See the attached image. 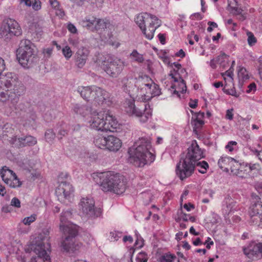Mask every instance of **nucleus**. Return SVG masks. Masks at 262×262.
Listing matches in <instances>:
<instances>
[{
    "label": "nucleus",
    "instance_id": "1",
    "mask_svg": "<svg viewBox=\"0 0 262 262\" xmlns=\"http://www.w3.org/2000/svg\"><path fill=\"white\" fill-rule=\"evenodd\" d=\"M150 147V138L144 137L139 138L128 149L129 161L137 167H143L153 162L155 156L149 151Z\"/></svg>",
    "mask_w": 262,
    "mask_h": 262
},
{
    "label": "nucleus",
    "instance_id": "2",
    "mask_svg": "<svg viewBox=\"0 0 262 262\" xmlns=\"http://www.w3.org/2000/svg\"><path fill=\"white\" fill-rule=\"evenodd\" d=\"M0 73V101L6 102L10 97H19L25 94L26 88L14 73Z\"/></svg>",
    "mask_w": 262,
    "mask_h": 262
},
{
    "label": "nucleus",
    "instance_id": "3",
    "mask_svg": "<svg viewBox=\"0 0 262 262\" xmlns=\"http://www.w3.org/2000/svg\"><path fill=\"white\" fill-rule=\"evenodd\" d=\"M93 177L104 192L120 194L125 190L126 186L122 177L118 173L114 171L97 172L93 173Z\"/></svg>",
    "mask_w": 262,
    "mask_h": 262
},
{
    "label": "nucleus",
    "instance_id": "4",
    "mask_svg": "<svg viewBox=\"0 0 262 262\" xmlns=\"http://www.w3.org/2000/svg\"><path fill=\"white\" fill-rule=\"evenodd\" d=\"M17 52L19 63L25 68L33 67L39 60L36 49L28 39H25L20 41Z\"/></svg>",
    "mask_w": 262,
    "mask_h": 262
},
{
    "label": "nucleus",
    "instance_id": "5",
    "mask_svg": "<svg viewBox=\"0 0 262 262\" xmlns=\"http://www.w3.org/2000/svg\"><path fill=\"white\" fill-rule=\"evenodd\" d=\"M135 85L140 93L142 101L144 102L150 100L152 97L161 94L159 86L147 76L139 77Z\"/></svg>",
    "mask_w": 262,
    "mask_h": 262
},
{
    "label": "nucleus",
    "instance_id": "6",
    "mask_svg": "<svg viewBox=\"0 0 262 262\" xmlns=\"http://www.w3.org/2000/svg\"><path fill=\"white\" fill-rule=\"evenodd\" d=\"M61 230L66 235L61 244V250L69 253H75L81 247V243L76 242L75 237L78 234V227L76 225H72L63 227L61 226Z\"/></svg>",
    "mask_w": 262,
    "mask_h": 262
},
{
    "label": "nucleus",
    "instance_id": "7",
    "mask_svg": "<svg viewBox=\"0 0 262 262\" xmlns=\"http://www.w3.org/2000/svg\"><path fill=\"white\" fill-rule=\"evenodd\" d=\"M125 104V111L129 115L138 117L141 123L146 122L151 117L152 111L148 104L145 102L142 103V108L135 104L133 99H126Z\"/></svg>",
    "mask_w": 262,
    "mask_h": 262
},
{
    "label": "nucleus",
    "instance_id": "8",
    "mask_svg": "<svg viewBox=\"0 0 262 262\" xmlns=\"http://www.w3.org/2000/svg\"><path fill=\"white\" fill-rule=\"evenodd\" d=\"M101 68L112 78H117L122 73L127 64L123 60L114 56H108V58L101 61Z\"/></svg>",
    "mask_w": 262,
    "mask_h": 262
},
{
    "label": "nucleus",
    "instance_id": "9",
    "mask_svg": "<svg viewBox=\"0 0 262 262\" xmlns=\"http://www.w3.org/2000/svg\"><path fill=\"white\" fill-rule=\"evenodd\" d=\"M79 205L82 213L88 218L94 219L101 213V209L95 207V201L92 198H82Z\"/></svg>",
    "mask_w": 262,
    "mask_h": 262
},
{
    "label": "nucleus",
    "instance_id": "10",
    "mask_svg": "<svg viewBox=\"0 0 262 262\" xmlns=\"http://www.w3.org/2000/svg\"><path fill=\"white\" fill-rule=\"evenodd\" d=\"M21 33V29L18 23L11 18L7 19L1 28L0 35L5 39L11 38L13 36H19Z\"/></svg>",
    "mask_w": 262,
    "mask_h": 262
},
{
    "label": "nucleus",
    "instance_id": "11",
    "mask_svg": "<svg viewBox=\"0 0 262 262\" xmlns=\"http://www.w3.org/2000/svg\"><path fill=\"white\" fill-rule=\"evenodd\" d=\"M194 164L181 157L179 162L177 164L176 172L179 179L183 181L190 177L194 172Z\"/></svg>",
    "mask_w": 262,
    "mask_h": 262
},
{
    "label": "nucleus",
    "instance_id": "12",
    "mask_svg": "<svg viewBox=\"0 0 262 262\" xmlns=\"http://www.w3.org/2000/svg\"><path fill=\"white\" fill-rule=\"evenodd\" d=\"M258 196L253 198L249 208L250 222L253 225H257L259 222H262V204Z\"/></svg>",
    "mask_w": 262,
    "mask_h": 262
},
{
    "label": "nucleus",
    "instance_id": "13",
    "mask_svg": "<svg viewBox=\"0 0 262 262\" xmlns=\"http://www.w3.org/2000/svg\"><path fill=\"white\" fill-rule=\"evenodd\" d=\"M203 157V151L195 140L192 142L190 146L187 148L186 154H183L182 156V158L189 162H192L193 164Z\"/></svg>",
    "mask_w": 262,
    "mask_h": 262
},
{
    "label": "nucleus",
    "instance_id": "14",
    "mask_svg": "<svg viewBox=\"0 0 262 262\" xmlns=\"http://www.w3.org/2000/svg\"><path fill=\"white\" fill-rule=\"evenodd\" d=\"M105 111L99 112L94 111L91 113L90 119L88 121L90 127L97 130L104 132Z\"/></svg>",
    "mask_w": 262,
    "mask_h": 262
},
{
    "label": "nucleus",
    "instance_id": "15",
    "mask_svg": "<svg viewBox=\"0 0 262 262\" xmlns=\"http://www.w3.org/2000/svg\"><path fill=\"white\" fill-rule=\"evenodd\" d=\"M1 176L5 183L11 187L15 188L20 186L21 183L16 174L7 167L4 166L0 172Z\"/></svg>",
    "mask_w": 262,
    "mask_h": 262
},
{
    "label": "nucleus",
    "instance_id": "16",
    "mask_svg": "<svg viewBox=\"0 0 262 262\" xmlns=\"http://www.w3.org/2000/svg\"><path fill=\"white\" fill-rule=\"evenodd\" d=\"M50 247L49 243L46 245L43 243H39L37 245H32L31 249L33 250L34 252L37 255V260H35V262H51L50 255L48 254L47 250Z\"/></svg>",
    "mask_w": 262,
    "mask_h": 262
},
{
    "label": "nucleus",
    "instance_id": "17",
    "mask_svg": "<svg viewBox=\"0 0 262 262\" xmlns=\"http://www.w3.org/2000/svg\"><path fill=\"white\" fill-rule=\"evenodd\" d=\"M95 89L93 101L99 104H105L108 106L112 104L113 97L110 93L96 86Z\"/></svg>",
    "mask_w": 262,
    "mask_h": 262
},
{
    "label": "nucleus",
    "instance_id": "18",
    "mask_svg": "<svg viewBox=\"0 0 262 262\" xmlns=\"http://www.w3.org/2000/svg\"><path fill=\"white\" fill-rule=\"evenodd\" d=\"M244 253L253 260L262 258V249L257 243L251 242L247 247L243 248Z\"/></svg>",
    "mask_w": 262,
    "mask_h": 262
},
{
    "label": "nucleus",
    "instance_id": "19",
    "mask_svg": "<svg viewBox=\"0 0 262 262\" xmlns=\"http://www.w3.org/2000/svg\"><path fill=\"white\" fill-rule=\"evenodd\" d=\"M74 189L72 186L67 182H61L58 188L55 190L58 200L62 201L63 199L70 200Z\"/></svg>",
    "mask_w": 262,
    "mask_h": 262
},
{
    "label": "nucleus",
    "instance_id": "20",
    "mask_svg": "<svg viewBox=\"0 0 262 262\" xmlns=\"http://www.w3.org/2000/svg\"><path fill=\"white\" fill-rule=\"evenodd\" d=\"M9 142L13 146L20 148L26 146H33L37 143V140L32 136H26L20 138L14 136L11 138Z\"/></svg>",
    "mask_w": 262,
    "mask_h": 262
},
{
    "label": "nucleus",
    "instance_id": "21",
    "mask_svg": "<svg viewBox=\"0 0 262 262\" xmlns=\"http://www.w3.org/2000/svg\"><path fill=\"white\" fill-rule=\"evenodd\" d=\"M90 51L88 48L82 47L78 49L75 54L76 64L79 68H82L85 64Z\"/></svg>",
    "mask_w": 262,
    "mask_h": 262
},
{
    "label": "nucleus",
    "instance_id": "22",
    "mask_svg": "<svg viewBox=\"0 0 262 262\" xmlns=\"http://www.w3.org/2000/svg\"><path fill=\"white\" fill-rule=\"evenodd\" d=\"M149 17V21L148 22L149 24L148 26L149 33L145 31V36L147 39L150 40L153 38L156 30L161 26V21L155 15L150 14Z\"/></svg>",
    "mask_w": 262,
    "mask_h": 262
},
{
    "label": "nucleus",
    "instance_id": "23",
    "mask_svg": "<svg viewBox=\"0 0 262 262\" xmlns=\"http://www.w3.org/2000/svg\"><path fill=\"white\" fill-rule=\"evenodd\" d=\"M95 86V85L87 86H79L77 89V92L85 100L87 101H93Z\"/></svg>",
    "mask_w": 262,
    "mask_h": 262
},
{
    "label": "nucleus",
    "instance_id": "24",
    "mask_svg": "<svg viewBox=\"0 0 262 262\" xmlns=\"http://www.w3.org/2000/svg\"><path fill=\"white\" fill-rule=\"evenodd\" d=\"M118 123L115 117L110 115L108 111L105 112L104 127L106 128V129L104 132H114L118 128Z\"/></svg>",
    "mask_w": 262,
    "mask_h": 262
},
{
    "label": "nucleus",
    "instance_id": "25",
    "mask_svg": "<svg viewBox=\"0 0 262 262\" xmlns=\"http://www.w3.org/2000/svg\"><path fill=\"white\" fill-rule=\"evenodd\" d=\"M106 148L110 151H117L121 147L122 142L117 137L110 135L107 137Z\"/></svg>",
    "mask_w": 262,
    "mask_h": 262
},
{
    "label": "nucleus",
    "instance_id": "26",
    "mask_svg": "<svg viewBox=\"0 0 262 262\" xmlns=\"http://www.w3.org/2000/svg\"><path fill=\"white\" fill-rule=\"evenodd\" d=\"M150 14L145 13L140 14L135 18V22L145 35V31H147L145 28V23L149 21Z\"/></svg>",
    "mask_w": 262,
    "mask_h": 262
},
{
    "label": "nucleus",
    "instance_id": "27",
    "mask_svg": "<svg viewBox=\"0 0 262 262\" xmlns=\"http://www.w3.org/2000/svg\"><path fill=\"white\" fill-rule=\"evenodd\" d=\"M72 215V210L71 208H68L66 210H63L60 216V229L61 230V226L63 227L69 226L73 225L71 223L68 222V220L71 218Z\"/></svg>",
    "mask_w": 262,
    "mask_h": 262
},
{
    "label": "nucleus",
    "instance_id": "28",
    "mask_svg": "<svg viewBox=\"0 0 262 262\" xmlns=\"http://www.w3.org/2000/svg\"><path fill=\"white\" fill-rule=\"evenodd\" d=\"M204 116V113L203 112H199L193 115L191 118V123L194 125V129L199 128L204 124L203 121Z\"/></svg>",
    "mask_w": 262,
    "mask_h": 262
},
{
    "label": "nucleus",
    "instance_id": "29",
    "mask_svg": "<svg viewBox=\"0 0 262 262\" xmlns=\"http://www.w3.org/2000/svg\"><path fill=\"white\" fill-rule=\"evenodd\" d=\"M73 111L77 114H79L83 117L86 116L88 114L92 113V110L91 108L86 105H80L76 104L73 107Z\"/></svg>",
    "mask_w": 262,
    "mask_h": 262
},
{
    "label": "nucleus",
    "instance_id": "30",
    "mask_svg": "<svg viewBox=\"0 0 262 262\" xmlns=\"http://www.w3.org/2000/svg\"><path fill=\"white\" fill-rule=\"evenodd\" d=\"M233 158L230 157H222L219 160L218 165L219 167L224 171H228L229 166L232 161Z\"/></svg>",
    "mask_w": 262,
    "mask_h": 262
},
{
    "label": "nucleus",
    "instance_id": "31",
    "mask_svg": "<svg viewBox=\"0 0 262 262\" xmlns=\"http://www.w3.org/2000/svg\"><path fill=\"white\" fill-rule=\"evenodd\" d=\"M13 132L14 127L11 123H6L0 127V135L3 137H8L9 135H12Z\"/></svg>",
    "mask_w": 262,
    "mask_h": 262
},
{
    "label": "nucleus",
    "instance_id": "32",
    "mask_svg": "<svg viewBox=\"0 0 262 262\" xmlns=\"http://www.w3.org/2000/svg\"><path fill=\"white\" fill-rule=\"evenodd\" d=\"M180 81L178 83V86L176 88V85H172L171 86V88L172 89H174L173 91V93L177 94L179 97L180 96V93L183 94L186 91V85L185 81L181 78L180 77Z\"/></svg>",
    "mask_w": 262,
    "mask_h": 262
},
{
    "label": "nucleus",
    "instance_id": "33",
    "mask_svg": "<svg viewBox=\"0 0 262 262\" xmlns=\"http://www.w3.org/2000/svg\"><path fill=\"white\" fill-rule=\"evenodd\" d=\"M195 169L202 174L206 173L209 168V165L205 161H197L195 163Z\"/></svg>",
    "mask_w": 262,
    "mask_h": 262
},
{
    "label": "nucleus",
    "instance_id": "34",
    "mask_svg": "<svg viewBox=\"0 0 262 262\" xmlns=\"http://www.w3.org/2000/svg\"><path fill=\"white\" fill-rule=\"evenodd\" d=\"M106 139L107 137L98 135L95 137L94 143L97 147L100 148H106L107 143Z\"/></svg>",
    "mask_w": 262,
    "mask_h": 262
},
{
    "label": "nucleus",
    "instance_id": "35",
    "mask_svg": "<svg viewBox=\"0 0 262 262\" xmlns=\"http://www.w3.org/2000/svg\"><path fill=\"white\" fill-rule=\"evenodd\" d=\"M129 56L133 61L138 63H143L144 61L143 55L138 53L136 50H134L130 54Z\"/></svg>",
    "mask_w": 262,
    "mask_h": 262
},
{
    "label": "nucleus",
    "instance_id": "36",
    "mask_svg": "<svg viewBox=\"0 0 262 262\" xmlns=\"http://www.w3.org/2000/svg\"><path fill=\"white\" fill-rule=\"evenodd\" d=\"M110 24V23L107 20L103 19L98 18L97 23L95 27V30L97 31L101 32L102 30L106 29L107 26Z\"/></svg>",
    "mask_w": 262,
    "mask_h": 262
},
{
    "label": "nucleus",
    "instance_id": "37",
    "mask_svg": "<svg viewBox=\"0 0 262 262\" xmlns=\"http://www.w3.org/2000/svg\"><path fill=\"white\" fill-rule=\"evenodd\" d=\"M176 259L177 257L174 254L166 253L159 257V262H172Z\"/></svg>",
    "mask_w": 262,
    "mask_h": 262
},
{
    "label": "nucleus",
    "instance_id": "38",
    "mask_svg": "<svg viewBox=\"0 0 262 262\" xmlns=\"http://www.w3.org/2000/svg\"><path fill=\"white\" fill-rule=\"evenodd\" d=\"M140 195L141 197L143 200V202L145 205H148L151 202L152 198V195L150 191L142 192Z\"/></svg>",
    "mask_w": 262,
    "mask_h": 262
},
{
    "label": "nucleus",
    "instance_id": "39",
    "mask_svg": "<svg viewBox=\"0 0 262 262\" xmlns=\"http://www.w3.org/2000/svg\"><path fill=\"white\" fill-rule=\"evenodd\" d=\"M45 136L46 141L48 143L52 144L53 143L55 138V133L53 132V129H49L46 132Z\"/></svg>",
    "mask_w": 262,
    "mask_h": 262
},
{
    "label": "nucleus",
    "instance_id": "40",
    "mask_svg": "<svg viewBox=\"0 0 262 262\" xmlns=\"http://www.w3.org/2000/svg\"><path fill=\"white\" fill-rule=\"evenodd\" d=\"M70 126L66 125L65 127L61 128L57 133V138L59 140L62 139L63 137L67 135L70 132Z\"/></svg>",
    "mask_w": 262,
    "mask_h": 262
},
{
    "label": "nucleus",
    "instance_id": "41",
    "mask_svg": "<svg viewBox=\"0 0 262 262\" xmlns=\"http://www.w3.org/2000/svg\"><path fill=\"white\" fill-rule=\"evenodd\" d=\"M238 76L243 80L248 79L249 78L246 68L243 67H239L238 69Z\"/></svg>",
    "mask_w": 262,
    "mask_h": 262
},
{
    "label": "nucleus",
    "instance_id": "42",
    "mask_svg": "<svg viewBox=\"0 0 262 262\" xmlns=\"http://www.w3.org/2000/svg\"><path fill=\"white\" fill-rule=\"evenodd\" d=\"M247 35L248 36V43L250 46H253L257 42V39L254 36L253 33L250 31L247 32Z\"/></svg>",
    "mask_w": 262,
    "mask_h": 262
},
{
    "label": "nucleus",
    "instance_id": "43",
    "mask_svg": "<svg viewBox=\"0 0 262 262\" xmlns=\"http://www.w3.org/2000/svg\"><path fill=\"white\" fill-rule=\"evenodd\" d=\"M97 20L98 18L93 16H89L88 17H86V22L87 23V26L88 27H92L93 28H95Z\"/></svg>",
    "mask_w": 262,
    "mask_h": 262
},
{
    "label": "nucleus",
    "instance_id": "44",
    "mask_svg": "<svg viewBox=\"0 0 262 262\" xmlns=\"http://www.w3.org/2000/svg\"><path fill=\"white\" fill-rule=\"evenodd\" d=\"M234 172V175H235L239 178H246L247 176V172L245 169H244L243 166L242 168H239L238 169H234L233 170Z\"/></svg>",
    "mask_w": 262,
    "mask_h": 262
},
{
    "label": "nucleus",
    "instance_id": "45",
    "mask_svg": "<svg viewBox=\"0 0 262 262\" xmlns=\"http://www.w3.org/2000/svg\"><path fill=\"white\" fill-rule=\"evenodd\" d=\"M242 166L238 162H237L233 158L232 161L229 166V169L231 170V172L233 174L234 173L233 170L238 169L239 168H242Z\"/></svg>",
    "mask_w": 262,
    "mask_h": 262
},
{
    "label": "nucleus",
    "instance_id": "46",
    "mask_svg": "<svg viewBox=\"0 0 262 262\" xmlns=\"http://www.w3.org/2000/svg\"><path fill=\"white\" fill-rule=\"evenodd\" d=\"M50 228H46L42 229L41 233L40 234V238L41 241L47 240L48 241L50 238Z\"/></svg>",
    "mask_w": 262,
    "mask_h": 262
},
{
    "label": "nucleus",
    "instance_id": "47",
    "mask_svg": "<svg viewBox=\"0 0 262 262\" xmlns=\"http://www.w3.org/2000/svg\"><path fill=\"white\" fill-rule=\"evenodd\" d=\"M62 54L67 59H70L72 55L71 48L67 46L62 49Z\"/></svg>",
    "mask_w": 262,
    "mask_h": 262
},
{
    "label": "nucleus",
    "instance_id": "48",
    "mask_svg": "<svg viewBox=\"0 0 262 262\" xmlns=\"http://www.w3.org/2000/svg\"><path fill=\"white\" fill-rule=\"evenodd\" d=\"M36 219V215L32 214L30 216L25 217L23 220V223L26 225H29L31 223L34 222Z\"/></svg>",
    "mask_w": 262,
    "mask_h": 262
},
{
    "label": "nucleus",
    "instance_id": "49",
    "mask_svg": "<svg viewBox=\"0 0 262 262\" xmlns=\"http://www.w3.org/2000/svg\"><path fill=\"white\" fill-rule=\"evenodd\" d=\"M122 232L114 231L110 233L111 240L115 241H118L122 236Z\"/></svg>",
    "mask_w": 262,
    "mask_h": 262
},
{
    "label": "nucleus",
    "instance_id": "50",
    "mask_svg": "<svg viewBox=\"0 0 262 262\" xmlns=\"http://www.w3.org/2000/svg\"><path fill=\"white\" fill-rule=\"evenodd\" d=\"M10 205L17 208L20 207V201L17 198H13L11 201Z\"/></svg>",
    "mask_w": 262,
    "mask_h": 262
},
{
    "label": "nucleus",
    "instance_id": "51",
    "mask_svg": "<svg viewBox=\"0 0 262 262\" xmlns=\"http://www.w3.org/2000/svg\"><path fill=\"white\" fill-rule=\"evenodd\" d=\"M146 256L147 255L145 252H141L139 253L137 259L140 260L141 262H147V258Z\"/></svg>",
    "mask_w": 262,
    "mask_h": 262
},
{
    "label": "nucleus",
    "instance_id": "52",
    "mask_svg": "<svg viewBox=\"0 0 262 262\" xmlns=\"http://www.w3.org/2000/svg\"><path fill=\"white\" fill-rule=\"evenodd\" d=\"M32 5L34 10L38 11L41 9V3L39 0H35Z\"/></svg>",
    "mask_w": 262,
    "mask_h": 262
},
{
    "label": "nucleus",
    "instance_id": "53",
    "mask_svg": "<svg viewBox=\"0 0 262 262\" xmlns=\"http://www.w3.org/2000/svg\"><path fill=\"white\" fill-rule=\"evenodd\" d=\"M55 14L60 19H63L66 15L65 12L62 8H60L55 11Z\"/></svg>",
    "mask_w": 262,
    "mask_h": 262
},
{
    "label": "nucleus",
    "instance_id": "54",
    "mask_svg": "<svg viewBox=\"0 0 262 262\" xmlns=\"http://www.w3.org/2000/svg\"><path fill=\"white\" fill-rule=\"evenodd\" d=\"M236 144H237L236 142L231 141L228 143V144L226 145L225 148L226 149H227L229 151L231 152L233 150V146L236 145Z\"/></svg>",
    "mask_w": 262,
    "mask_h": 262
},
{
    "label": "nucleus",
    "instance_id": "55",
    "mask_svg": "<svg viewBox=\"0 0 262 262\" xmlns=\"http://www.w3.org/2000/svg\"><path fill=\"white\" fill-rule=\"evenodd\" d=\"M232 11L234 15H240L243 11L241 8L233 7L231 8Z\"/></svg>",
    "mask_w": 262,
    "mask_h": 262
},
{
    "label": "nucleus",
    "instance_id": "56",
    "mask_svg": "<svg viewBox=\"0 0 262 262\" xmlns=\"http://www.w3.org/2000/svg\"><path fill=\"white\" fill-rule=\"evenodd\" d=\"M67 28L68 30L72 33H76L77 32L76 27L71 23L68 24Z\"/></svg>",
    "mask_w": 262,
    "mask_h": 262
},
{
    "label": "nucleus",
    "instance_id": "57",
    "mask_svg": "<svg viewBox=\"0 0 262 262\" xmlns=\"http://www.w3.org/2000/svg\"><path fill=\"white\" fill-rule=\"evenodd\" d=\"M1 210L3 212L7 213L12 211V208L10 205H5L2 207Z\"/></svg>",
    "mask_w": 262,
    "mask_h": 262
},
{
    "label": "nucleus",
    "instance_id": "58",
    "mask_svg": "<svg viewBox=\"0 0 262 262\" xmlns=\"http://www.w3.org/2000/svg\"><path fill=\"white\" fill-rule=\"evenodd\" d=\"M233 110L232 108L227 110L226 111V118L232 120L233 118Z\"/></svg>",
    "mask_w": 262,
    "mask_h": 262
},
{
    "label": "nucleus",
    "instance_id": "59",
    "mask_svg": "<svg viewBox=\"0 0 262 262\" xmlns=\"http://www.w3.org/2000/svg\"><path fill=\"white\" fill-rule=\"evenodd\" d=\"M45 118L47 120L50 119L52 120L55 118L54 111L53 110L51 111V112H47L45 114Z\"/></svg>",
    "mask_w": 262,
    "mask_h": 262
},
{
    "label": "nucleus",
    "instance_id": "60",
    "mask_svg": "<svg viewBox=\"0 0 262 262\" xmlns=\"http://www.w3.org/2000/svg\"><path fill=\"white\" fill-rule=\"evenodd\" d=\"M256 84L255 83L253 82L250 84L248 86V90L246 91V92L247 93H251L252 91H255L256 90Z\"/></svg>",
    "mask_w": 262,
    "mask_h": 262
},
{
    "label": "nucleus",
    "instance_id": "61",
    "mask_svg": "<svg viewBox=\"0 0 262 262\" xmlns=\"http://www.w3.org/2000/svg\"><path fill=\"white\" fill-rule=\"evenodd\" d=\"M223 76L224 75H226L229 77H230L232 80H233V78H232V76L233 75V69L230 68L228 70L226 71L224 74H223Z\"/></svg>",
    "mask_w": 262,
    "mask_h": 262
},
{
    "label": "nucleus",
    "instance_id": "62",
    "mask_svg": "<svg viewBox=\"0 0 262 262\" xmlns=\"http://www.w3.org/2000/svg\"><path fill=\"white\" fill-rule=\"evenodd\" d=\"M52 51L53 49L52 48H48L43 50V53L45 55H47V57H49L51 55Z\"/></svg>",
    "mask_w": 262,
    "mask_h": 262
},
{
    "label": "nucleus",
    "instance_id": "63",
    "mask_svg": "<svg viewBox=\"0 0 262 262\" xmlns=\"http://www.w3.org/2000/svg\"><path fill=\"white\" fill-rule=\"evenodd\" d=\"M135 245L138 247L141 248L143 245V239L140 237V238H137L135 242Z\"/></svg>",
    "mask_w": 262,
    "mask_h": 262
},
{
    "label": "nucleus",
    "instance_id": "64",
    "mask_svg": "<svg viewBox=\"0 0 262 262\" xmlns=\"http://www.w3.org/2000/svg\"><path fill=\"white\" fill-rule=\"evenodd\" d=\"M158 38L160 41V42L162 45H164L165 43V35L164 34L160 33L158 34Z\"/></svg>",
    "mask_w": 262,
    "mask_h": 262
}]
</instances>
